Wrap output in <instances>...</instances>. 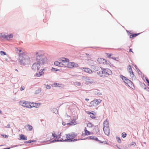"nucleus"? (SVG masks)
Segmentation results:
<instances>
[{
  "mask_svg": "<svg viewBox=\"0 0 149 149\" xmlns=\"http://www.w3.org/2000/svg\"><path fill=\"white\" fill-rule=\"evenodd\" d=\"M126 136H127V134L126 133H125V132H123L122 133V137L123 138H125Z\"/></svg>",
  "mask_w": 149,
  "mask_h": 149,
  "instance_id": "obj_42",
  "label": "nucleus"
},
{
  "mask_svg": "<svg viewBox=\"0 0 149 149\" xmlns=\"http://www.w3.org/2000/svg\"><path fill=\"white\" fill-rule=\"evenodd\" d=\"M70 123H71V124L73 125H75L77 124V123L75 120H73L72 121L70 122Z\"/></svg>",
  "mask_w": 149,
  "mask_h": 149,
  "instance_id": "obj_36",
  "label": "nucleus"
},
{
  "mask_svg": "<svg viewBox=\"0 0 149 149\" xmlns=\"http://www.w3.org/2000/svg\"><path fill=\"white\" fill-rule=\"evenodd\" d=\"M91 68L93 69L94 71H97L98 70L99 68L98 66L95 65H93L91 66Z\"/></svg>",
  "mask_w": 149,
  "mask_h": 149,
  "instance_id": "obj_16",
  "label": "nucleus"
},
{
  "mask_svg": "<svg viewBox=\"0 0 149 149\" xmlns=\"http://www.w3.org/2000/svg\"><path fill=\"white\" fill-rule=\"evenodd\" d=\"M66 138H70L71 139H73L74 138L76 137L77 136V134L76 133H75L74 132H72L71 134H66Z\"/></svg>",
  "mask_w": 149,
  "mask_h": 149,
  "instance_id": "obj_5",
  "label": "nucleus"
},
{
  "mask_svg": "<svg viewBox=\"0 0 149 149\" xmlns=\"http://www.w3.org/2000/svg\"><path fill=\"white\" fill-rule=\"evenodd\" d=\"M61 133H60L59 134H58V135L57 136H58V137L57 138L58 139H59L60 138V137L61 136Z\"/></svg>",
  "mask_w": 149,
  "mask_h": 149,
  "instance_id": "obj_59",
  "label": "nucleus"
},
{
  "mask_svg": "<svg viewBox=\"0 0 149 149\" xmlns=\"http://www.w3.org/2000/svg\"><path fill=\"white\" fill-rule=\"evenodd\" d=\"M103 129L105 134L108 136H109L110 133V130L109 127H104Z\"/></svg>",
  "mask_w": 149,
  "mask_h": 149,
  "instance_id": "obj_9",
  "label": "nucleus"
},
{
  "mask_svg": "<svg viewBox=\"0 0 149 149\" xmlns=\"http://www.w3.org/2000/svg\"><path fill=\"white\" fill-rule=\"evenodd\" d=\"M125 83L130 88H132V86H134L132 82L129 79L127 81H126Z\"/></svg>",
  "mask_w": 149,
  "mask_h": 149,
  "instance_id": "obj_10",
  "label": "nucleus"
},
{
  "mask_svg": "<svg viewBox=\"0 0 149 149\" xmlns=\"http://www.w3.org/2000/svg\"><path fill=\"white\" fill-rule=\"evenodd\" d=\"M41 91V89L40 88H38L35 91V94H38Z\"/></svg>",
  "mask_w": 149,
  "mask_h": 149,
  "instance_id": "obj_30",
  "label": "nucleus"
},
{
  "mask_svg": "<svg viewBox=\"0 0 149 149\" xmlns=\"http://www.w3.org/2000/svg\"><path fill=\"white\" fill-rule=\"evenodd\" d=\"M36 56L37 62L41 65H44L47 63V58L42 54L40 51L36 52Z\"/></svg>",
  "mask_w": 149,
  "mask_h": 149,
  "instance_id": "obj_1",
  "label": "nucleus"
},
{
  "mask_svg": "<svg viewBox=\"0 0 149 149\" xmlns=\"http://www.w3.org/2000/svg\"><path fill=\"white\" fill-rule=\"evenodd\" d=\"M110 61H109L105 59L104 61L103 62V63L106 64L107 65H109Z\"/></svg>",
  "mask_w": 149,
  "mask_h": 149,
  "instance_id": "obj_34",
  "label": "nucleus"
},
{
  "mask_svg": "<svg viewBox=\"0 0 149 149\" xmlns=\"http://www.w3.org/2000/svg\"><path fill=\"white\" fill-rule=\"evenodd\" d=\"M60 64H61V63L58 61H55L54 62V64L57 66H61L60 65Z\"/></svg>",
  "mask_w": 149,
  "mask_h": 149,
  "instance_id": "obj_29",
  "label": "nucleus"
},
{
  "mask_svg": "<svg viewBox=\"0 0 149 149\" xmlns=\"http://www.w3.org/2000/svg\"><path fill=\"white\" fill-rule=\"evenodd\" d=\"M54 84L56 87H60L61 86V84H58L56 83H54Z\"/></svg>",
  "mask_w": 149,
  "mask_h": 149,
  "instance_id": "obj_39",
  "label": "nucleus"
},
{
  "mask_svg": "<svg viewBox=\"0 0 149 149\" xmlns=\"http://www.w3.org/2000/svg\"><path fill=\"white\" fill-rule=\"evenodd\" d=\"M24 88H25L24 86H22L20 88V90L21 91H22L24 90Z\"/></svg>",
  "mask_w": 149,
  "mask_h": 149,
  "instance_id": "obj_52",
  "label": "nucleus"
},
{
  "mask_svg": "<svg viewBox=\"0 0 149 149\" xmlns=\"http://www.w3.org/2000/svg\"><path fill=\"white\" fill-rule=\"evenodd\" d=\"M140 34V33H134L133 34H132L130 36V38H133L134 37H135L137 36H138V35Z\"/></svg>",
  "mask_w": 149,
  "mask_h": 149,
  "instance_id": "obj_20",
  "label": "nucleus"
},
{
  "mask_svg": "<svg viewBox=\"0 0 149 149\" xmlns=\"http://www.w3.org/2000/svg\"><path fill=\"white\" fill-rule=\"evenodd\" d=\"M85 134H84L83 133L82 134V135L83 136H85L86 135H89L91 134V132L88 130L85 131Z\"/></svg>",
  "mask_w": 149,
  "mask_h": 149,
  "instance_id": "obj_23",
  "label": "nucleus"
},
{
  "mask_svg": "<svg viewBox=\"0 0 149 149\" xmlns=\"http://www.w3.org/2000/svg\"><path fill=\"white\" fill-rule=\"evenodd\" d=\"M103 125L104 127H109V121L107 119H106L104 122Z\"/></svg>",
  "mask_w": 149,
  "mask_h": 149,
  "instance_id": "obj_14",
  "label": "nucleus"
},
{
  "mask_svg": "<svg viewBox=\"0 0 149 149\" xmlns=\"http://www.w3.org/2000/svg\"><path fill=\"white\" fill-rule=\"evenodd\" d=\"M1 36L3 38H6H6L7 37V36H6V35L4 34L3 35H2V34H1Z\"/></svg>",
  "mask_w": 149,
  "mask_h": 149,
  "instance_id": "obj_49",
  "label": "nucleus"
},
{
  "mask_svg": "<svg viewBox=\"0 0 149 149\" xmlns=\"http://www.w3.org/2000/svg\"><path fill=\"white\" fill-rule=\"evenodd\" d=\"M95 94L96 95H101L102 93H100L98 92L97 91H95Z\"/></svg>",
  "mask_w": 149,
  "mask_h": 149,
  "instance_id": "obj_40",
  "label": "nucleus"
},
{
  "mask_svg": "<svg viewBox=\"0 0 149 149\" xmlns=\"http://www.w3.org/2000/svg\"><path fill=\"white\" fill-rule=\"evenodd\" d=\"M7 36V37L6 38V40H8L10 39H11L13 38V35L12 34H11L10 35H6Z\"/></svg>",
  "mask_w": 149,
  "mask_h": 149,
  "instance_id": "obj_24",
  "label": "nucleus"
},
{
  "mask_svg": "<svg viewBox=\"0 0 149 149\" xmlns=\"http://www.w3.org/2000/svg\"><path fill=\"white\" fill-rule=\"evenodd\" d=\"M51 86L49 85H47V86H46V88L48 89H49L51 88Z\"/></svg>",
  "mask_w": 149,
  "mask_h": 149,
  "instance_id": "obj_47",
  "label": "nucleus"
},
{
  "mask_svg": "<svg viewBox=\"0 0 149 149\" xmlns=\"http://www.w3.org/2000/svg\"><path fill=\"white\" fill-rule=\"evenodd\" d=\"M100 102H99L97 100H95L91 101L90 103V107H92L93 106L96 105L100 104Z\"/></svg>",
  "mask_w": 149,
  "mask_h": 149,
  "instance_id": "obj_8",
  "label": "nucleus"
},
{
  "mask_svg": "<svg viewBox=\"0 0 149 149\" xmlns=\"http://www.w3.org/2000/svg\"><path fill=\"white\" fill-rule=\"evenodd\" d=\"M71 64H72V68H77L79 66V65L78 64L75 63L74 62H72Z\"/></svg>",
  "mask_w": 149,
  "mask_h": 149,
  "instance_id": "obj_22",
  "label": "nucleus"
},
{
  "mask_svg": "<svg viewBox=\"0 0 149 149\" xmlns=\"http://www.w3.org/2000/svg\"><path fill=\"white\" fill-rule=\"evenodd\" d=\"M101 71H98L97 72L98 75L102 77H107L109 75L112 74L111 71L108 68H102Z\"/></svg>",
  "mask_w": 149,
  "mask_h": 149,
  "instance_id": "obj_3",
  "label": "nucleus"
},
{
  "mask_svg": "<svg viewBox=\"0 0 149 149\" xmlns=\"http://www.w3.org/2000/svg\"><path fill=\"white\" fill-rule=\"evenodd\" d=\"M25 128H27L29 130L31 131L33 130V127L30 125L28 124L27 125L25 126L24 127Z\"/></svg>",
  "mask_w": 149,
  "mask_h": 149,
  "instance_id": "obj_15",
  "label": "nucleus"
},
{
  "mask_svg": "<svg viewBox=\"0 0 149 149\" xmlns=\"http://www.w3.org/2000/svg\"><path fill=\"white\" fill-rule=\"evenodd\" d=\"M5 128H8L10 127V125L9 124L7 126H5Z\"/></svg>",
  "mask_w": 149,
  "mask_h": 149,
  "instance_id": "obj_55",
  "label": "nucleus"
},
{
  "mask_svg": "<svg viewBox=\"0 0 149 149\" xmlns=\"http://www.w3.org/2000/svg\"><path fill=\"white\" fill-rule=\"evenodd\" d=\"M62 124L64 126H65V125H66V124L64 122H63L62 123Z\"/></svg>",
  "mask_w": 149,
  "mask_h": 149,
  "instance_id": "obj_62",
  "label": "nucleus"
},
{
  "mask_svg": "<svg viewBox=\"0 0 149 149\" xmlns=\"http://www.w3.org/2000/svg\"><path fill=\"white\" fill-rule=\"evenodd\" d=\"M24 143H31V140L28 141H25Z\"/></svg>",
  "mask_w": 149,
  "mask_h": 149,
  "instance_id": "obj_50",
  "label": "nucleus"
},
{
  "mask_svg": "<svg viewBox=\"0 0 149 149\" xmlns=\"http://www.w3.org/2000/svg\"><path fill=\"white\" fill-rule=\"evenodd\" d=\"M52 111L53 113H55L56 114L58 113V111L56 108H53L52 110Z\"/></svg>",
  "mask_w": 149,
  "mask_h": 149,
  "instance_id": "obj_25",
  "label": "nucleus"
},
{
  "mask_svg": "<svg viewBox=\"0 0 149 149\" xmlns=\"http://www.w3.org/2000/svg\"><path fill=\"white\" fill-rule=\"evenodd\" d=\"M58 142V139H56L53 140L52 141H49V143H52L55 142Z\"/></svg>",
  "mask_w": 149,
  "mask_h": 149,
  "instance_id": "obj_41",
  "label": "nucleus"
},
{
  "mask_svg": "<svg viewBox=\"0 0 149 149\" xmlns=\"http://www.w3.org/2000/svg\"><path fill=\"white\" fill-rule=\"evenodd\" d=\"M145 90H146L147 91L149 92V88L147 87H145L144 88Z\"/></svg>",
  "mask_w": 149,
  "mask_h": 149,
  "instance_id": "obj_54",
  "label": "nucleus"
},
{
  "mask_svg": "<svg viewBox=\"0 0 149 149\" xmlns=\"http://www.w3.org/2000/svg\"><path fill=\"white\" fill-rule=\"evenodd\" d=\"M118 58L113 57V56H112L111 57V59H113L114 60H116V61H118Z\"/></svg>",
  "mask_w": 149,
  "mask_h": 149,
  "instance_id": "obj_45",
  "label": "nucleus"
},
{
  "mask_svg": "<svg viewBox=\"0 0 149 149\" xmlns=\"http://www.w3.org/2000/svg\"><path fill=\"white\" fill-rule=\"evenodd\" d=\"M81 84L80 82H77L76 83V85L78 86H80Z\"/></svg>",
  "mask_w": 149,
  "mask_h": 149,
  "instance_id": "obj_56",
  "label": "nucleus"
},
{
  "mask_svg": "<svg viewBox=\"0 0 149 149\" xmlns=\"http://www.w3.org/2000/svg\"><path fill=\"white\" fill-rule=\"evenodd\" d=\"M128 69L129 72L130 73V74H131V72L132 71L131 66L130 65H129L128 66Z\"/></svg>",
  "mask_w": 149,
  "mask_h": 149,
  "instance_id": "obj_31",
  "label": "nucleus"
},
{
  "mask_svg": "<svg viewBox=\"0 0 149 149\" xmlns=\"http://www.w3.org/2000/svg\"><path fill=\"white\" fill-rule=\"evenodd\" d=\"M72 62H69L67 64V67L68 68H72V64H71Z\"/></svg>",
  "mask_w": 149,
  "mask_h": 149,
  "instance_id": "obj_26",
  "label": "nucleus"
},
{
  "mask_svg": "<svg viewBox=\"0 0 149 149\" xmlns=\"http://www.w3.org/2000/svg\"><path fill=\"white\" fill-rule=\"evenodd\" d=\"M129 52H132V53H133V52L132 51V49H129Z\"/></svg>",
  "mask_w": 149,
  "mask_h": 149,
  "instance_id": "obj_61",
  "label": "nucleus"
},
{
  "mask_svg": "<svg viewBox=\"0 0 149 149\" xmlns=\"http://www.w3.org/2000/svg\"><path fill=\"white\" fill-rule=\"evenodd\" d=\"M22 106L24 107L28 108H31L33 107H35V106H31L30 104V103H29L27 101H25L22 103Z\"/></svg>",
  "mask_w": 149,
  "mask_h": 149,
  "instance_id": "obj_7",
  "label": "nucleus"
},
{
  "mask_svg": "<svg viewBox=\"0 0 149 149\" xmlns=\"http://www.w3.org/2000/svg\"><path fill=\"white\" fill-rule=\"evenodd\" d=\"M83 77L85 79V81H86V84H91L93 81V80L91 79L89 77L84 76H83Z\"/></svg>",
  "mask_w": 149,
  "mask_h": 149,
  "instance_id": "obj_6",
  "label": "nucleus"
},
{
  "mask_svg": "<svg viewBox=\"0 0 149 149\" xmlns=\"http://www.w3.org/2000/svg\"><path fill=\"white\" fill-rule=\"evenodd\" d=\"M36 75L37 77H40L41 76H40V74H39V72H37L36 74Z\"/></svg>",
  "mask_w": 149,
  "mask_h": 149,
  "instance_id": "obj_53",
  "label": "nucleus"
},
{
  "mask_svg": "<svg viewBox=\"0 0 149 149\" xmlns=\"http://www.w3.org/2000/svg\"><path fill=\"white\" fill-rule=\"evenodd\" d=\"M87 126L89 127H92L93 126V125L90 123H88L87 124Z\"/></svg>",
  "mask_w": 149,
  "mask_h": 149,
  "instance_id": "obj_43",
  "label": "nucleus"
},
{
  "mask_svg": "<svg viewBox=\"0 0 149 149\" xmlns=\"http://www.w3.org/2000/svg\"><path fill=\"white\" fill-rule=\"evenodd\" d=\"M19 55L20 56L19 61L21 65L24 66L30 63V59L28 56L22 53H19Z\"/></svg>",
  "mask_w": 149,
  "mask_h": 149,
  "instance_id": "obj_2",
  "label": "nucleus"
},
{
  "mask_svg": "<svg viewBox=\"0 0 149 149\" xmlns=\"http://www.w3.org/2000/svg\"><path fill=\"white\" fill-rule=\"evenodd\" d=\"M105 59L102 58H98L97 59V61L99 63H103V62L104 61Z\"/></svg>",
  "mask_w": 149,
  "mask_h": 149,
  "instance_id": "obj_21",
  "label": "nucleus"
},
{
  "mask_svg": "<svg viewBox=\"0 0 149 149\" xmlns=\"http://www.w3.org/2000/svg\"><path fill=\"white\" fill-rule=\"evenodd\" d=\"M55 132L54 131H53L52 133V136L53 137V138H54L56 137V138H57L58 137V136H57L56 134L55 133Z\"/></svg>",
  "mask_w": 149,
  "mask_h": 149,
  "instance_id": "obj_33",
  "label": "nucleus"
},
{
  "mask_svg": "<svg viewBox=\"0 0 149 149\" xmlns=\"http://www.w3.org/2000/svg\"><path fill=\"white\" fill-rule=\"evenodd\" d=\"M83 69L84 71L89 74H91L92 72V71L88 68H83Z\"/></svg>",
  "mask_w": 149,
  "mask_h": 149,
  "instance_id": "obj_13",
  "label": "nucleus"
},
{
  "mask_svg": "<svg viewBox=\"0 0 149 149\" xmlns=\"http://www.w3.org/2000/svg\"><path fill=\"white\" fill-rule=\"evenodd\" d=\"M20 140H26L27 139V138L26 136L24 134H21L19 135Z\"/></svg>",
  "mask_w": 149,
  "mask_h": 149,
  "instance_id": "obj_12",
  "label": "nucleus"
},
{
  "mask_svg": "<svg viewBox=\"0 0 149 149\" xmlns=\"http://www.w3.org/2000/svg\"><path fill=\"white\" fill-rule=\"evenodd\" d=\"M116 139H117V142L119 143H121V140L120 138V137H119L118 136H116Z\"/></svg>",
  "mask_w": 149,
  "mask_h": 149,
  "instance_id": "obj_38",
  "label": "nucleus"
},
{
  "mask_svg": "<svg viewBox=\"0 0 149 149\" xmlns=\"http://www.w3.org/2000/svg\"><path fill=\"white\" fill-rule=\"evenodd\" d=\"M84 139H71L70 138L68 139V142H74L77 141H78L80 140H84Z\"/></svg>",
  "mask_w": 149,
  "mask_h": 149,
  "instance_id": "obj_18",
  "label": "nucleus"
},
{
  "mask_svg": "<svg viewBox=\"0 0 149 149\" xmlns=\"http://www.w3.org/2000/svg\"><path fill=\"white\" fill-rule=\"evenodd\" d=\"M41 65L37 62L34 63L32 66V69L34 71L38 70L40 68Z\"/></svg>",
  "mask_w": 149,
  "mask_h": 149,
  "instance_id": "obj_4",
  "label": "nucleus"
},
{
  "mask_svg": "<svg viewBox=\"0 0 149 149\" xmlns=\"http://www.w3.org/2000/svg\"><path fill=\"white\" fill-rule=\"evenodd\" d=\"M106 54L107 56L108 57L110 58H111V57H112L111 56L113 55L112 54H109V53H106Z\"/></svg>",
  "mask_w": 149,
  "mask_h": 149,
  "instance_id": "obj_44",
  "label": "nucleus"
},
{
  "mask_svg": "<svg viewBox=\"0 0 149 149\" xmlns=\"http://www.w3.org/2000/svg\"><path fill=\"white\" fill-rule=\"evenodd\" d=\"M136 143L134 142H132L131 144V146H134L136 145Z\"/></svg>",
  "mask_w": 149,
  "mask_h": 149,
  "instance_id": "obj_46",
  "label": "nucleus"
},
{
  "mask_svg": "<svg viewBox=\"0 0 149 149\" xmlns=\"http://www.w3.org/2000/svg\"><path fill=\"white\" fill-rule=\"evenodd\" d=\"M45 70V69L44 68L42 69H41L40 70L39 72V74H40V76H41L44 73V72H43V71Z\"/></svg>",
  "mask_w": 149,
  "mask_h": 149,
  "instance_id": "obj_28",
  "label": "nucleus"
},
{
  "mask_svg": "<svg viewBox=\"0 0 149 149\" xmlns=\"http://www.w3.org/2000/svg\"><path fill=\"white\" fill-rule=\"evenodd\" d=\"M66 139H63V138L61 139H58V142H67L68 141V139L66 138Z\"/></svg>",
  "mask_w": 149,
  "mask_h": 149,
  "instance_id": "obj_27",
  "label": "nucleus"
},
{
  "mask_svg": "<svg viewBox=\"0 0 149 149\" xmlns=\"http://www.w3.org/2000/svg\"><path fill=\"white\" fill-rule=\"evenodd\" d=\"M31 143L33 142L36 141V140H31Z\"/></svg>",
  "mask_w": 149,
  "mask_h": 149,
  "instance_id": "obj_63",
  "label": "nucleus"
},
{
  "mask_svg": "<svg viewBox=\"0 0 149 149\" xmlns=\"http://www.w3.org/2000/svg\"><path fill=\"white\" fill-rule=\"evenodd\" d=\"M90 117L92 119H94L95 118V117L93 115H90Z\"/></svg>",
  "mask_w": 149,
  "mask_h": 149,
  "instance_id": "obj_57",
  "label": "nucleus"
},
{
  "mask_svg": "<svg viewBox=\"0 0 149 149\" xmlns=\"http://www.w3.org/2000/svg\"><path fill=\"white\" fill-rule=\"evenodd\" d=\"M10 147H8V148H4L2 149H10Z\"/></svg>",
  "mask_w": 149,
  "mask_h": 149,
  "instance_id": "obj_64",
  "label": "nucleus"
},
{
  "mask_svg": "<svg viewBox=\"0 0 149 149\" xmlns=\"http://www.w3.org/2000/svg\"><path fill=\"white\" fill-rule=\"evenodd\" d=\"M62 61L63 63L66 62L68 63L69 62V60L68 59L65 58H63V59L62 60Z\"/></svg>",
  "mask_w": 149,
  "mask_h": 149,
  "instance_id": "obj_19",
  "label": "nucleus"
},
{
  "mask_svg": "<svg viewBox=\"0 0 149 149\" xmlns=\"http://www.w3.org/2000/svg\"><path fill=\"white\" fill-rule=\"evenodd\" d=\"M97 141L99 142V143H104V144H106L107 145H109V144L106 141H100L99 140L98 141Z\"/></svg>",
  "mask_w": 149,
  "mask_h": 149,
  "instance_id": "obj_32",
  "label": "nucleus"
},
{
  "mask_svg": "<svg viewBox=\"0 0 149 149\" xmlns=\"http://www.w3.org/2000/svg\"><path fill=\"white\" fill-rule=\"evenodd\" d=\"M90 139L92 140H95L96 141H99V139L96 136H88L86 139Z\"/></svg>",
  "mask_w": 149,
  "mask_h": 149,
  "instance_id": "obj_11",
  "label": "nucleus"
},
{
  "mask_svg": "<svg viewBox=\"0 0 149 149\" xmlns=\"http://www.w3.org/2000/svg\"><path fill=\"white\" fill-rule=\"evenodd\" d=\"M120 77L125 83L128 79L127 78L122 75H120Z\"/></svg>",
  "mask_w": 149,
  "mask_h": 149,
  "instance_id": "obj_17",
  "label": "nucleus"
},
{
  "mask_svg": "<svg viewBox=\"0 0 149 149\" xmlns=\"http://www.w3.org/2000/svg\"><path fill=\"white\" fill-rule=\"evenodd\" d=\"M87 113L88 114H91L93 115V113H91V112H90V111H88L87 112Z\"/></svg>",
  "mask_w": 149,
  "mask_h": 149,
  "instance_id": "obj_60",
  "label": "nucleus"
},
{
  "mask_svg": "<svg viewBox=\"0 0 149 149\" xmlns=\"http://www.w3.org/2000/svg\"><path fill=\"white\" fill-rule=\"evenodd\" d=\"M136 70L138 71V73L139 74H141L142 72L139 69H136Z\"/></svg>",
  "mask_w": 149,
  "mask_h": 149,
  "instance_id": "obj_48",
  "label": "nucleus"
},
{
  "mask_svg": "<svg viewBox=\"0 0 149 149\" xmlns=\"http://www.w3.org/2000/svg\"><path fill=\"white\" fill-rule=\"evenodd\" d=\"M5 138H7L8 137V136L6 135H2Z\"/></svg>",
  "mask_w": 149,
  "mask_h": 149,
  "instance_id": "obj_58",
  "label": "nucleus"
},
{
  "mask_svg": "<svg viewBox=\"0 0 149 149\" xmlns=\"http://www.w3.org/2000/svg\"><path fill=\"white\" fill-rule=\"evenodd\" d=\"M51 70L52 71H56L57 72L59 71L60 70L59 69H56L52 67V69H51Z\"/></svg>",
  "mask_w": 149,
  "mask_h": 149,
  "instance_id": "obj_35",
  "label": "nucleus"
},
{
  "mask_svg": "<svg viewBox=\"0 0 149 149\" xmlns=\"http://www.w3.org/2000/svg\"><path fill=\"white\" fill-rule=\"evenodd\" d=\"M0 54H1V55L2 56L6 55V52L3 51H1L0 52Z\"/></svg>",
  "mask_w": 149,
  "mask_h": 149,
  "instance_id": "obj_37",
  "label": "nucleus"
},
{
  "mask_svg": "<svg viewBox=\"0 0 149 149\" xmlns=\"http://www.w3.org/2000/svg\"><path fill=\"white\" fill-rule=\"evenodd\" d=\"M131 74H130L131 77H133L134 76L133 72L132 71L131 72Z\"/></svg>",
  "mask_w": 149,
  "mask_h": 149,
  "instance_id": "obj_51",
  "label": "nucleus"
}]
</instances>
